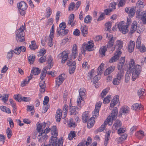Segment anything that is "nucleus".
Masks as SVG:
<instances>
[{
  "mask_svg": "<svg viewBox=\"0 0 146 146\" xmlns=\"http://www.w3.org/2000/svg\"><path fill=\"white\" fill-rule=\"evenodd\" d=\"M135 62L133 60L131 59L130 62L129 70L130 72L132 73V79L135 81L139 76L141 71V67L140 65H135Z\"/></svg>",
  "mask_w": 146,
  "mask_h": 146,
  "instance_id": "1",
  "label": "nucleus"
},
{
  "mask_svg": "<svg viewBox=\"0 0 146 146\" xmlns=\"http://www.w3.org/2000/svg\"><path fill=\"white\" fill-rule=\"evenodd\" d=\"M51 133L52 136L51 137L50 140L52 138H53V141L54 143L55 144L54 146H63V139L62 137H61L59 139L57 137L58 136V132L57 131H51Z\"/></svg>",
  "mask_w": 146,
  "mask_h": 146,
  "instance_id": "2",
  "label": "nucleus"
},
{
  "mask_svg": "<svg viewBox=\"0 0 146 146\" xmlns=\"http://www.w3.org/2000/svg\"><path fill=\"white\" fill-rule=\"evenodd\" d=\"M125 62V57H121L119 60L117 64V68L119 70L116 77L121 80L122 79L124 76V72L123 67Z\"/></svg>",
  "mask_w": 146,
  "mask_h": 146,
  "instance_id": "3",
  "label": "nucleus"
},
{
  "mask_svg": "<svg viewBox=\"0 0 146 146\" xmlns=\"http://www.w3.org/2000/svg\"><path fill=\"white\" fill-rule=\"evenodd\" d=\"M125 22L123 21H121L118 24V28L119 30L122 32L123 34H125L127 32H128L127 28L128 26L130 25L131 23V19H127V25H125L124 23Z\"/></svg>",
  "mask_w": 146,
  "mask_h": 146,
  "instance_id": "4",
  "label": "nucleus"
},
{
  "mask_svg": "<svg viewBox=\"0 0 146 146\" xmlns=\"http://www.w3.org/2000/svg\"><path fill=\"white\" fill-rule=\"evenodd\" d=\"M94 44L93 41H89L87 44L84 43L83 44L81 52L83 54H85V52L86 50L88 51H92L93 50Z\"/></svg>",
  "mask_w": 146,
  "mask_h": 146,
  "instance_id": "5",
  "label": "nucleus"
},
{
  "mask_svg": "<svg viewBox=\"0 0 146 146\" xmlns=\"http://www.w3.org/2000/svg\"><path fill=\"white\" fill-rule=\"evenodd\" d=\"M118 113V110L117 108H114L112 111L111 113V116H109L106 119L108 123H110L111 120H114Z\"/></svg>",
  "mask_w": 146,
  "mask_h": 146,
  "instance_id": "6",
  "label": "nucleus"
},
{
  "mask_svg": "<svg viewBox=\"0 0 146 146\" xmlns=\"http://www.w3.org/2000/svg\"><path fill=\"white\" fill-rule=\"evenodd\" d=\"M136 7L126 8L125 9V11L127 13L129 14V16L131 17H133L135 15V13Z\"/></svg>",
  "mask_w": 146,
  "mask_h": 146,
  "instance_id": "7",
  "label": "nucleus"
},
{
  "mask_svg": "<svg viewBox=\"0 0 146 146\" xmlns=\"http://www.w3.org/2000/svg\"><path fill=\"white\" fill-rule=\"evenodd\" d=\"M102 104V102L99 101L96 104L95 109L93 113V117H98L99 114V109L101 106Z\"/></svg>",
  "mask_w": 146,
  "mask_h": 146,
  "instance_id": "8",
  "label": "nucleus"
},
{
  "mask_svg": "<svg viewBox=\"0 0 146 146\" xmlns=\"http://www.w3.org/2000/svg\"><path fill=\"white\" fill-rule=\"evenodd\" d=\"M121 54V52L119 51L118 52H116L114 54V55L109 60V62L110 63H112L117 61L118 60Z\"/></svg>",
  "mask_w": 146,
  "mask_h": 146,
  "instance_id": "9",
  "label": "nucleus"
},
{
  "mask_svg": "<svg viewBox=\"0 0 146 146\" xmlns=\"http://www.w3.org/2000/svg\"><path fill=\"white\" fill-rule=\"evenodd\" d=\"M84 89L80 88L79 91L80 97L77 99V103L78 106L80 104L81 102L83 101L82 97L85 95V93L84 92Z\"/></svg>",
  "mask_w": 146,
  "mask_h": 146,
  "instance_id": "10",
  "label": "nucleus"
},
{
  "mask_svg": "<svg viewBox=\"0 0 146 146\" xmlns=\"http://www.w3.org/2000/svg\"><path fill=\"white\" fill-rule=\"evenodd\" d=\"M123 42L122 41L119 40H117L116 42V45L114 48H113V49L112 50H113L115 48L117 49V51L116 52H118L119 51L121 52L120 50L123 47Z\"/></svg>",
  "mask_w": 146,
  "mask_h": 146,
  "instance_id": "11",
  "label": "nucleus"
},
{
  "mask_svg": "<svg viewBox=\"0 0 146 146\" xmlns=\"http://www.w3.org/2000/svg\"><path fill=\"white\" fill-rule=\"evenodd\" d=\"M64 76L65 75L62 74L60 75L58 78H56V84L58 85V87L62 83L65 79Z\"/></svg>",
  "mask_w": 146,
  "mask_h": 146,
  "instance_id": "12",
  "label": "nucleus"
},
{
  "mask_svg": "<svg viewBox=\"0 0 146 146\" xmlns=\"http://www.w3.org/2000/svg\"><path fill=\"white\" fill-rule=\"evenodd\" d=\"M17 6L18 9L21 10L25 11L27 8V4L24 1H21L18 3Z\"/></svg>",
  "mask_w": 146,
  "mask_h": 146,
  "instance_id": "13",
  "label": "nucleus"
},
{
  "mask_svg": "<svg viewBox=\"0 0 146 146\" xmlns=\"http://www.w3.org/2000/svg\"><path fill=\"white\" fill-rule=\"evenodd\" d=\"M48 137V136L45 134L41 133H39L38 136V141L40 143L43 142L44 140H46Z\"/></svg>",
  "mask_w": 146,
  "mask_h": 146,
  "instance_id": "14",
  "label": "nucleus"
},
{
  "mask_svg": "<svg viewBox=\"0 0 146 146\" xmlns=\"http://www.w3.org/2000/svg\"><path fill=\"white\" fill-rule=\"evenodd\" d=\"M26 50L25 47L24 46H21L19 47H17L13 50V52L15 54H19L21 51L25 52Z\"/></svg>",
  "mask_w": 146,
  "mask_h": 146,
  "instance_id": "15",
  "label": "nucleus"
},
{
  "mask_svg": "<svg viewBox=\"0 0 146 146\" xmlns=\"http://www.w3.org/2000/svg\"><path fill=\"white\" fill-rule=\"evenodd\" d=\"M59 56L60 58H62V63H64L67 59L68 54L67 53H66L65 52H64L60 54Z\"/></svg>",
  "mask_w": 146,
  "mask_h": 146,
  "instance_id": "16",
  "label": "nucleus"
},
{
  "mask_svg": "<svg viewBox=\"0 0 146 146\" xmlns=\"http://www.w3.org/2000/svg\"><path fill=\"white\" fill-rule=\"evenodd\" d=\"M136 15L137 18L141 19L146 16V11H143L141 13L140 9H137L136 13Z\"/></svg>",
  "mask_w": 146,
  "mask_h": 146,
  "instance_id": "17",
  "label": "nucleus"
},
{
  "mask_svg": "<svg viewBox=\"0 0 146 146\" xmlns=\"http://www.w3.org/2000/svg\"><path fill=\"white\" fill-rule=\"evenodd\" d=\"M91 117L88 120L87 127L88 128H90L92 127L94 125L95 122V119L97 117Z\"/></svg>",
  "mask_w": 146,
  "mask_h": 146,
  "instance_id": "18",
  "label": "nucleus"
},
{
  "mask_svg": "<svg viewBox=\"0 0 146 146\" xmlns=\"http://www.w3.org/2000/svg\"><path fill=\"white\" fill-rule=\"evenodd\" d=\"M131 109L136 111L143 109V107L138 103L134 104L132 106Z\"/></svg>",
  "mask_w": 146,
  "mask_h": 146,
  "instance_id": "19",
  "label": "nucleus"
},
{
  "mask_svg": "<svg viewBox=\"0 0 146 146\" xmlns=\"http://www.w3.org/2000/svg\"><path fill=\"white\" fill-rule=\"evenodd\" d=\"M129 109L128 106H125L121 108L120 112L121 113V114H126L129 113Z\"/></svg>",
  "mask_w": 146,
  "mask_h": 146,
  "instance_id": "20",
  "label": "nucleus"
},
{
  "mask_svg": "<svg viewBox=\"0 0 146 146\" xmlns=\"http://www.w3.org/2000/svg\"><path fill=\"white\" fill-rule=\"evenodd\" d=\"M78 109L77 107L72 106L71 105H70V114L71 115H75L77 113L76 110Z\"/></svg>",
  "mask_w": 146,
  "mask_h": 146,
  "instance_id": "21",
  "label": "nucleus"
},
{
  "mask_svg": "<svg viewBox=\"0 0 146 146\" xmlns=\"http://www.w3.org/2000/svg\"><path fill=\"white\" fill-rule=\"evenodd\" d=\"M81 30L82 34L84 36H86L88 33V27L86 25H84L83 27L82 26L81 28Z\"/></svg>",
  "mask_w": 146,
  "mask_h": 146,
  "instance_id": "22",
  "label": "nucleus"
},
{
  "mask_svg": "<svg viewBox=\"0 0 146 146\" xmlns=\"http://www.w3.org/2000/svg\"><path fill=\"white\" fill-rule=\"evenodd\" d=\"M135 45V42L134 41L131 40L128 45L129 51L130 52H131L133 50Z\"/></svg>",
  "mask_w": 146,
  "mask_h": 146,
  "instance_id": "23",
  "label": "nucleus"
},
{
  "mask_svg": "<svg viewBox=\"0 0 146 146\" xmlns=\"http://www.w3.org/2000/svg\"><path fill=\"white\" fill-rule=\"evenodd\" d=\"M82 119L83 122L86 123L90 119V117L87 111H85L83 113L82 116Z\"/></svg>",
  "mask_w": 146,
  "mask_h": 146,
  "instance_id": "24",
  "label": "nucleus"
},
{
  "mask_svg": "<svg viewBox=\"0 0 146 146\" xmlns=\"http://www.w3.org/2000/svg\"><path fill=\"white\" fill-rule=\"evenodd\" d=\"M60 110H61L60 109H58L56 112V120L58 122H59L61 120L62 113L60 111Z\"/></svg>",
  "mask_w": 146,
  "mask_h": 146,
  "instance_id": "25",
  "label": "nucleus"
},
{
  "mask_svg": "<svg viewBox=\"0 0 146 146\" xmlns=\"http://www.w3.org/2000/svg\"><path fill=\"white\" fill-rule=\"evenodd\" d=\"M121 122L119 120L116 121L113 125L112 128L114 129L117 130L118 128L120 127L121 125Z\"/></svg>",
  "mask_w": 146,
  "mask_h": 146,
  "instance_id": "26",
  "label": "nucleus"
},
{
  "mask_svg": "<svg viewBox=\"0 0 146 146\" xmlns=\"http://www.w3.org/2000/svg\"><path fill=\"white\" fill-rule=\"evenodd\" d=\"M115 69V67L113 66H110L107 69L104 73L105 75H107L111 73Z\"/></svg>",
  "mask_w": 146,
  "mask_h": 146,
  "instance_id": "27",
  "label": "nucleus"
},
{
  "mask_svg": "<svg viewBox=\"0 0 146 146\" xmlns=\"http://www.w3.org/2000/svg\"><path fill=\"white\" fill-rule=\"evenodd\" d=\"M40 70L38 68L33 67L31 71V73L35 75H38L40 72Z\"/></svg>",
  "mask_w": 146,
  "mask_h": 146,
  "instance_id": "28",
  "label": "nucleus"
},
{
  "mask_svg": "<svg viewBox=\"0 0 146 146\" xmlns=\"http://www.w3.org/2000/svg\"><path fill=\"white\" fill-rule=\"evenodd\" d=\"M111 133L110 131H108V133L106 134L105 138V142L104 145L105 146H106L108 143V141L110 138V135Z\"/></svg>",
  "mask_w": 146,
  "mask_h": 146,
  "instance_id": "29",
  "label": "nucleus"
},
{
  "mask_svg": "<svg viewBox=\"0 0 146 146\" xmlns=\"http://www.w3.org/2000/svg\"><path fill=\"white\" fill-rule=\"evenodd\" d=\"M115 38L114 37H112L110 39L109 41L108 42L107 45V47L108 48L111 47L113 45L114 41L115 40Z\"/></svg>",
  "mask_w": 146,
  "mask_h": 146,
  "instance_id": "30",
  "label": "nucleus"
},
{
  "mask_svg": "<svg viewBox=\"0 0 146 146\" xmlns=\"http://www.w3.org/2000/svg\"><path fill=\"white\" fill-rule=\"evenodd\" d=\"M57 31L59 35L63 36L68 33V29L64 30H59V29H57Z\"/></svg>",
  "mask_w": 146,
  "mask_h": 146,
  "instance_id": "31",
  "label": "nucleus"
},
{
  "mask_svg": "<svg viewBox=\"0 0 146 146\" xmlns=\"http://www.w3.org/2000/svg\"><path fill=\"white\" fill-rule=\"evenodd\" d=\"M77 46L76 44H74L73 47L72 48V55L74 56V58H76V56L77 55Z\"/></svg>",
  "mask_w": 146,
  "mask_h": 146,
  "instance_id": "32",
  "label": "nucleus"
},
{
  "mask_svg": "<svg viewBox=\"0 0 146 146\" xmlns=\"http://www.w3.org/2000/svg\"><path fill=\"white\" fill-rule=\"evenodd\" d=\"M52 61L53 59L52 57L51 56H50L47 60V62L48 63V66L49 69H50L53 66V64Z\"/></svg>",
  "mask_w": 146,
  "mask_h": 146,
  "instance_id": "33",
  "label": "nucleus"
},
{
  "mask_svg": "<svg viewBox=\"0 0 146 146\" xmlns=\"http://www.w3.org/2000/svg\"><path fill=\"white\" fill-rule=\"evenodd\" d=\"M136 24V22L134 21L131 25V33L132 34L134 33L137 29V26Z\"/></svg>",
  "mask_w": 146,
  "mask_h": 146,
  "instance_id": "34",
  "label": "nucleus"
},
{
  "mask_svg": "<svg viewBox=\"0 0 146 146\" xmlns=\"http://www.w3.org/2000/svg\"><path fill=\"white\" fill-rule=\"evenodd\" d=\"M97 72L98 74L95 75V76L93 78V80L92 81V82H93L94 84L97 83L100 79V75L101 74H100V72H98V71H97Z\"/></svg>",
  "mask_w": 146,
  "mask_h": 146,
  "instance_id": "35",
  "label": "nucleus"
},
{
  "mask_svg": "<svg viewBox=\"0 0 146 146\" xmlns=\"http://www.w3.org/2000/svg\"><path fill=\"white\" fill-rule=\"evenodd\" d=\"M29 48L31 50H35L37 48L38 46L36 45L35 41H32L31 42V44L29 45Z\"/></svg>",
  "mask_w": 146,
  "mask_h": 146,
  "instance_id": "36",
  "label": "nucleus"
},
{
  "mask_svg": "<svg viewBox=\"0 0 146 146\" xmlns=\"http://www.w3.org/2000/svg\"><path fill=\"white\" fill-rule=\"evenodd\" d=\"M121 80V79L116 77L113 79L112 83L114 85H117L120 83Z\"/></svg>",
  "mask_w": 146,
  "mask_h": 146,
  "instance_id": "37",
  "label": "nucleus"
},
{
  "mask_svg": "<svg viewBox=\"0 0 146 146\" xmlns=\"http://www.w3.org/2000/svg\"><path fill=\"white\" fill-rule=\"evenodd\" d=\"M76 62L75 61L72 62V59L68 58L67 60V65L69 66H72L76 65Z\"/></svg>",
  "mask_w": 146,
  "mask_h": 146,
  "instance_id": "38",
  "label": "nucleus"
},
{
  "mask_svg": "<svg viewBox=\"0 0 146 146\" xmlns=\"http://www.w3.org/2000/svg\"><path fill=\"white\" fill-rule=\"evenodd\" d=\"M9 96V94H3L2 96L1 100L3 101L4 103H5L8 100Z\"/></svg>",
  "mask_w": 146,
  "mask_h": 146,
  "instance_id": "39",
  "label": "nucleus"
},
{
  "mask_svg": "<svg viewBox=\"0 0 146 146\" xmlns=\"http://www.w3.org/2000/svg\"><path fill=\"white\" fill-rule=\"evenodd\" d=\"M35 60V57L33 54L28 57V60L30 64H33Z\"/></svg>",
  "mask_w": 146,
  "mask_h": 146,
  "instance_id": "40",
  "label": "nucleus"
},
{
  "mask_svg": "<svg viewBox=\"0 0 146 146\" xmlns=\"http://www.w3.org/2000/svg\"><path fill=\"white\" fill-rule=\"evenodd\" d=\"M95 72L94 69H92L88 73V76L89 77L90 79H93L94 77L96 75L95 74Z\"/></svg>",
  "mask_w": 146,
  "mask_h": 146,
  "instance_id": "41",
  "label": "nucleus"
},
{
  "mask_svg": "<svg viewBox=\"0 0 146 146\" xmlns=\"http://www.w3.org/2000/svg\"><path fill=\"white\" fill-rule=\"evenodd\" d=\"M136 7H137V8L140 9H139L143 8L144 7V5L142 1V0H139L136 3Z\"/></svg>",
  "mask_w": 146,
  "mask_h": 146,
  "instance_id": "42",
  "label": "nucleus"
},
{
  "mask_svg": "<svg viewBox=\"0 0 146 146\" xmlns=\"http://www.w3.org/2000/svg\"><path fill=\"white\" fill-rule=\"evenodd\" d=\"M6 133L8 139H10L12 135V130L9 127H8L7 128L6 130Z\"/></svg>",
  "mask_w": 146,
  "mask_h": 146,
  "instance_id": "43",
  "label": "nucleus"
},
{
  "mask_svg": "<svg viewBox=\"0 0 146 146\" xmlns=\"http://www.w3.org/2000/svg\"><path fill=\"white\" fill-rule=\"evenodd\" d=\"M136 135L139 138H141L144 136V133L142 131H139L137 132Z\"/></svg>",
  "mask_w": 146,
  "mask_h": 146,
  "instance_id": "44",
  "label": "nucleus"
},
{
  "mask_svg": "<svg viewBox=\"0 0 146 146\" xmlns=\"http://www.w3.org/2000/svg\"><path fill=\"white\" fill-rule=\"evenodd\" d=\"M23 97L21 96V95L20 94H18L17 95H14L13 96V98L15 100H16L19 102H20L21 101Z\"/></svg>",
  "mask_w": 146,
  "mask_h": 146,
  "instance_id": "45",
  "label": "nucleus"
},
{
  "mask_svg": "<svg viewBox=\"0 0 146 146\" xmlns=\"http://www.w3.org/2000/svg\"><path fill=\"white\" fill-rule=\"evenodd\" d=\"M68 105L66 104L63 107V111L64 113V118H65L67 115L68 112Z\"/></svg>",
  "mask_w": 146,
  "mask_h": 146,
  "instance_id": "46",
  "label": "nucleus"
},
{
  "mask_svg": "<svg viewBox=\"0 0 146 146\" xmlns=\"http://www.w3.org/2000/svg\"><path fill=\"white\" fill-rule=\"evenodd\" d=\"M92 139L91 137H88L87 139V141H84L83 143V144H85V145L87 146L90 145L92 143Z\"/></svg>",
  "mask_w": 146,
  "mask_h": 146,
  "instance_id": "47",
  "label": "nucleus"
},
{
  "mask_svg": "<svg viewBox=\"0 0 146 146\" xmlns=\"http://www.w3.org/2000/svg\"><path fill=\"white\" fill-rule=\"evenodd\" d=\"M74 15L73 14H71L69 16V20L68 23V24L69 25H71L72 23L74 21Z\"/></svg>",
  "mask_w": 146,
  "mask_h": 146,
  "instance_id": "48",
  "label": "nucleus"
},
{
  "mask_svg": "<svg viewBox=\"0 0 146 146\" xmlns=\"http://www.w3.org/2000/svg\"><path fill=\"white\" fill-rule=\"evenodd\" d=\"M92 18L90 15H87L86 17L84 19V22L86 23H89L91 21Z\"/></svg>",
  "mask_w": 146,
  "mask_h": 146,
  "instance_id": "49",
  "label": "nucleus"
},
{
  "mask_svg": "<svg viewBox=\"0 0 146 146\" xmlns=\"http://www.w3.org/2000/svg\"><path fill=\"white\" fill-rule=\"evenodd\" d=\"M111 95H108L103 100V103L104 104H106L110 102L111 99Z\"/></svg>",
  "mask_w": 146,
  "mask_h": 146,
  "instance_id": "50",
  "label": "nucleus"
},
{
  "mask_svg": "<svg viewBox=\"0 0 146 146\" xmlns=\"http://www.w3.org/2000/svg\"><path fill=\"white\" fill-rule=\"evenodd\" d=\"M66 23L64 22H62L60 23L59 26V30H64L66 28Z\"/></svg>",
  "mask_w": 146,
  "mask_h": 146,
  "instance_id": "51",
  "label": "nucleus"
},
{
  "mask_svg": "<svg viewBox=\"0 0 146 146\" xmlns=\"http://www.w3.org/2000/svg\"><path fill=\"white\" fill-rule=\"evenodd\" d=\"M53 138H54L52 137L50 140H49L50 143L48 145H46L45 143H43L41 146H54V145H55V144L54 143V142L53 141Z\"/></svg>",
  "mask_w": 146,
  "mask_h": 146,
  "instance_id": "52",
  "label": "nucleus"
},
{
  "mask_svg": "<svg viewBox=\"0 0 146 146\" xmlns=\"http://www.w3.org/2000/svg\"><path fill=\"white\" fill-rule=\"evenodd\" d=\"M141 39L139 37H138L136 43V47L138 49L140 48L141 43Z\"/></svg>",
  "mask_w": 146,
  "mask_h": 146,
  "instance_id": "53",
  "label": "nucleus"
},
{
  "mask_svg": "<svg viewBox=\"0 0 146 146\" xmlns=\"http://www.w3.org/2000/svg\"><path fill=\"white\" fill-rule=\"evenodd\" d=\"M107 123H108L107 122V121H105L104 123V125H102L101 127L98 129L97 131L99 132H101L103 131L105 129V125H107Z\"/></svg>",
  "mask_w": 146,
  "mask_h": 146,
  "instance_id": "54",
  "label": "nucleus"
},
{
  "mask_svg": "<svg viewBox=\"0 0 146 146\" xmlns=\"http://www.w3.org/2000/svg\"><path fill=\"white\" fill-rule=\"evenodd\" d=\"M145 90L143 89H139L137 92L138 95L139 97H141L142 96H143L144 94V91Z\"/></svg>",
  "mask_w": 146,
  "mask_h": 146,
  "instance_id": "55",
  "label": "nucleus"
},
{
  "mask_svg": "<svg viewBox=\"0 0 146 146\" xmlns=\"http://www.w3.org/2000/svg\"><path fill=\"white\" fill-rule=\"evenodd\" d=\"M107 50V48L105 47L101 48L100 50V53L101 54L105 56V52Z\"/></svg>",
  "mask_w": 146,
  "mask_h": 146,
  "instance_id": "56",
  "label": "nucleus"
},
{
  "mask_svg": "<svg viewBox=\"0 0 146 146\" xmlns=\"http://www.w3.org/2000/svg\"><path fill=\"white\" fill-rule=\"evenodd\" d=\"M54 36L52 37H51L50 36H49V38L48 40V45L50 47L52 46L53 44V38H54Z\"/></svg>",
  "mask_w": 146,
  "mask_h": 146,
  "instance_id": "57",
  "label": "nucleus"
},
{
  "mask_svg": "<svg viewBox=\"0 0 146 146\" xmlns=\"http://www.w3.org/2000/svg\"><path fill=\"white\" fill-rule=\"evenodd\" d=\"M13 50H11L9 52L7 55V58L9 59L12 58L13 55Z\"/></svg>",
  "mask_w": 146,
  "mask_h": 146,
  "instance_id": "58",
  "label": "nucleus"
},
{
  "mask_svg": "<svg viewBox=\"0 0 146 146\" xmlns=\"http://www.w3.org/2000/svg\"><path fill=\"white\" fill-rule=\"evenodd\" d=\"M104 65V64L103 63H102L99 66L97 69V71L98 72H100V74H101L102 73V70L103 69Z\"/></svg>",
  "mask_w": 146,
  "mask_h": 146,
  "instance_id": "59",
  "label": "nucleus"
},
{
  "mask_svg": "<svg viewBox=\"0 0 146 146\" xmlns=\"http://www.w3.org/2000/svg\"><path fill=\"white\" fill-rule=\"evenodd\" d=\"M72 66V67H70L69 69V73L71 74L74 73L76 67L75 65Z\"/></svg>",
  "mask_w": 146,
  "mask_h": 146,
  "instance_id": "60",
  "label": "nucleus"
},
{
  "mask_svg": "<svg viewBox=\"0 0 146 146\" xmlns=\"http://www.w3.org/2000/svg\"><path fill=\"white\" fill-rule=\"evenodd\" d=\"M46 11H47L46 16L47 18L49 17L52 14V10L50 7L47 8Z\"/></svg>",
  "mask_w": 146,
  "mask_h": 146,
  "instance_id": "61",
  "label": "nucleus"
},
{
  "mask_svg": "<svg viewBox=\"0 0 146 146\" xmlns=\"http://www.w3.org/2000/svg\"><path fill=\"white\" fill-rule=\"evenodd\" d=\"M109 89L106 88L101 93V96L102 98H104V96L106 94L108 91Z\"/></svg>",
  "mask_w": 146,
  "mask_h": 146,
  "instance_id": "62",
  "label": "nucleus"
},
{
  "mask_svg": "<svg viewBox=\"0 0 146 146\" xmlns=\"http://www.w3.org/2000/svg\"><path fill=\"white\" fill-rule=\"evenodd\" d=\"M75 4L74 2L71 3L69 5V11L73 10L75 7Z\"/></svg>",
  "mask_w": 146,
  "mask_h": 146,
  "instance_id": "63",
  "label": "nucleus"
},
{
  "mask_svg": "<svg viewBox=\"0 0 146 146\" xmlns=\"http://www.w3.org/2000/svg\"><path fill=\"white\" fill-rule=\"evenodd\" d=\"M111 24L112 23L111 22H108L106 23L105 26L107 28L108 31L111 28Z\"/></svg>",
  "mask_w": 146,
  "mask_h": 146,
  "instance_id": "64",
  "label": "nucleus"
}]
</instances>
